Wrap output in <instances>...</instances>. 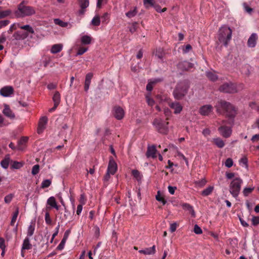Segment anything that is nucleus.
Masks as SVG:
<instances>
[{
	"mask_svg": "<svg viewBox=\"0 0 259 259\" xmlns=\"http://www.w3.org/2000/svg\"><path fill=\"white\" fill-rule=\"evenodd\" d=\"M217 112L230 118H234L237 114V109L230 102L225 100H219L215 106Z\"/></svg>",
	"mask_w": 259,
	"mask_h": 259,
	"instance_id": "nucleus-1",
	"label": "nucleus"
},
{
	"mask_svg": "<svg viewBox=\"0 0 259 259\" xmlns=\"http://www.w3.org/2000/svg\"><path fill=\"white\" fill-rule=\"evenodd\" d=\"M232 31L230 27L224 26L220 28L218 41L224 46L227 47L232 38Z\"/></svg>",
	"mask_w": 259,
	"mask_h": 259,
	"instance_id": "nucleus-2",
	"label": "nucleus"
},
{
	"mask_svg": "<svg viewBox=\"0 0 259 259\" xmlns=\"http://www.w3.org/2000/svg\"><path fill=\"white\" fill-rule=\"evenodd\" d=\"M189 85L187 81H183L178 83L174 90L173 95L177 100H181L187 94Z\"/></svg>",
	"mask_w": 259,
	"mask_h": 259,
	"instance_id": "nucleus-3",
	"label": "nucleus"
},
{
	"mask_svg": "<svg viewBox=\"0 0 259 259\" xmlns=\"http://www.w3.org/2000/svg\"><path fill=\"white\" fill-rule=\"evenodd\" d=\"M35 13V9L31 6L25 5V2H22L18 6L16 14L18 17H24L34 15Z\"/></svg>",
	"mask_w": 259,
	"mask_h": 259,
	"instance_id": "nucleus-4",
	"label": "nucleus"
},
{
	"mask_svg": "<svg viewBox=\"0 0 259 259\" xmlns=\"http://www.w3.org/2000/svg\"><path fill=\"white\" fill-rule=\"evenodd\" d=\"M242 183L243 180L238 177L234 179L230 183L229 192L234 198L238 197Z\"/></svg>",
	"mask_w": 259,
	"mask_h": 259,
	"instance_id": "nucleus-5",
	"label": "nucleus"
},
{
	"mask_svg": "<svg viewBox=\"0 0 259 259\" xmlns=\"http://www.w3.org/2000/svg\"><path fill=\"white\" fill-rule=\"evenodd\" d=\"M168 122H164L162 119L156 118L153 122V124L160 133L166 134L168 132Z\"/></svg>",
	"mask_w": 259,
	"mask_h": 259,
	"instance_id": "nucleus-6",
	"label": "nucleus"
},
{
	"mask_svg": "<svg viewBox=\"0 0 259 259\" xmlns=\"http://www.w3.org/2000/svg\"><path fill=\"white\" fill-rule=\"evenodd\" d=\"M219 90L222 92L230 94L237 92L236 84L231 82L225 83L221 85Z\"/></svg>",
	"mask_w": 259,
	"mask_h": 259,
	"instance_id": "nucleus-7",
	"label": "nucleus"
},
{
	"mask_svg": "<svg viewBox=\"0 0 259 259\" xmlns=\"http://www.w3.org/2000/svg\"><path fill=\"white\" fill-rule=\"evenodd\" d=\"M177 68L182 71H188L193 67V64L186 61L180 62L177 65Z\"/></svg>",
	"mask_w": 259,
	"mask_h": 259,
	"instance_id": "nucleus-8",
	"label": "nucleus"
},
{
	"mask_svg": "<svg viewBox=\"0 0 259 259\" xmlns=\"http://www.w3.org/2000/svg\"><path fill=\"white\" fill-rule=\"evenodd\" d=\"M113 114L117 119L120 120L123 118L124 115V111L121 107L115 106L113 110Z\"/></svg>",
	"mask_w": 259,
	"mask_h": 259,
	"instance_id": "nucleus-9",
	"label": "nucleus"
},
{
	"mask_svg": "<svg viewBox=\"0 0 259 259\" xmlns=\"http://www.w3.org/2000/svg\"><path fill=\"white\" fill-rule=\"evenodd\" d=\"M218 130L220 134L225 138L229 137L232 133L231 128L229 126L226 125L221 126L218 128Z\"/></svg>",
	"mask_w": 259,
	"mask_h": 259,
	"instance_id": "nucleus-10",
	"label": "nucleus"
},
{
	"mask_svg": "<svg viewBox=\"0 0 259 259\" xmlns=\"http://www.w3.org/2000/svg\"><path fill=\"white\" fill-rule=\"evenodd\" d=\"M48 122V118L46 116L42 117L40 118L37 127V133L40 134L45 129L46 124Z\"/></svg>",
	"mask_w": 259,
	"mask_h": 259,
	"instance_id": "nucleus-11",
	"label": "nucleus"
},
{
	"mask_svg": "<svg viewBox=\"0 0 259 259\" xmlns=\"http://www.w3.org/2000/svg\"><path fill=\"white\" fill-rule=\"evenodd\" d=\"M117 164L114 160L111 158L109 161L107 171L109 172L111 175H114L117 170Z\"/></svg>",
	"mask_w": 259,
	"mask_h": 259,
	"instance_id": "nucleus-12",
	"label": "nucleus"
},
{
	"mask_svg": "<svg viewBox=\"0 0 259 259\" xmlns=\"http://www.w3.org/2000/svg\"><path fill=\"white\" fill-rule=\"evenodd\" d=\"M213 107L210 105L202 106L199 110V113L204 116L208 115L212 111Z\"/></svg>",
	"mask_w": 259,
	"mask_h": 259,
	"instance_id": "nucleus-13",
	"label": "nucleus"
},
{
	"mask_svg": "<svg viewBox=\"0 0 259 259\" xmlns=\"http://www.w3.org/2000/svg\"><path fill=\"white\" fill-rule=\"evenodd\" d=\"M157 150L155 145H152L148 146L147 150L146 153V155L147 158H155L156 157V153Z\"/></svg>",
	"mask_w": 259,
	"mask_h": 259,
	"instance_id": "nucleus-14",
	"label": "nucleus"
},
{
	"mask_svg": "<svg viewBox=\"0 0 259 259\" xmlns=\"http://www.w3.org/2000/svg\"><path fill=\"white\" fill-rule=\"evenodd\" d=\"M14 90L12 87L6 86L0 90V94L4 97H8L13 93Z\"/></svg>",
	"mask_w": 259,
	"mask_h": 259,
	"instance_id": "nucleus-15",
	"label": "nucleus"
},
{
	"mask_svg": "<svg viewBox=\"0 0 259 259\" xmlns=\"http://www.w3.org/2000/svg\"><path fill=\"white\" fill-rule=\"evenodd\" d=\"M70 233V231L69 230H68L65 231L63 239H62L61 242L57 247V249L58 250H62V249H63L65 246V243L66 242L67 239H68Z\"/></svg>",
	"mask_w": 259,
	"mask_h": 259,
	"instance_id": "nucleus-16",
	"label": "nucleus"
},
{
	"mask_svg": "<svg viewBox=\"0 0 259 259\" xmlns=\"http://www.w3.org/2000/svg\"><path fill=\"white\" fill-rule=\"evenodd\" d=\"M168 105L171 108L175 110V114L180 113L182 110V106L179 102H169Z\"/></svg>",
	"mask_w": 259,
	"mask_h": 259,
	"instance_id": "nucleus-17",
	"label": "nucleus"
},
{
	"mask_svg": "<svg viewBox=\"0 0 259 259\" xmlns=\"http://www.w3.org/2000/svg\"><path fill=\"white\" fill-rule=\"evenodd\" d=\"M257 39V35L256 33L251 34L248 39L247 45L249 47L253 48L255 46L256 40Z\"/></svg>",
	"mask_w": 259,
	"mask_h": 259,
	"instance_id": "nucleus-18",
	"label": "nucleus"
},
{
	"mask_svg": "<svg viewBox=\"0 0 259 259\" xmlns=\"http://www.w3.org/2000/svg\"><path fill=\"white\" fill-rule=\"evenodd\" d=\"M3 113L5 116L11 119H13L15 117L14 113L7 105H5V108L3 111Z\"/></svg>",
	"mask_w": 259,
	"mask_h": 259,
	"instance_id": "nucleus-19",
	"label": "nucleus"
},
{
	"mask_svg": "<svg viewBox=\"0 0 259 259\" xmlns=\"http://www.w3.org/2000/svg\"><path fill=\"white\" fill-rule=\"evenodd\" d=\"M93 76V74L92 73H89L86 75L84 87V91L85 92H88L89 89L91 79Z\"/></svg>",
	"mask_w": 259,
	"mask_h": 259,
	"instance_id": "nucleus-20",
	"label": "nucleus"
},
{
	"mask_svg": "<svg viewBox=\"0 0 259 259\" xmlns=\"http://www.w3.org/2000/svg\"><path fill=\"white\" fill-rule=\"evenodd\" d=\"M28 36V34L22 33L19 31L15 32L11 38L10 39L14 40H20L26 38Z\"/></svg>",
	"mask_w": 259,
	"mask_h": 259,
	"instance_id": "nucleus-21",
	"label": "nucleus"
},
{
	"mask_svg": "<svg viewBox=\"0 0 259 259\" xmlns=\"http://www.w3.org/2000/svg\"><path fill=\"white\" fill-rule=\"evenodd\" d=\"M156 250H155V246L153 245L151 247L149 248H146L145 249L143 250H140L139 251V252L140 253H142L145 255H150V254H153L155 253Z\"/></svg>",
	"mask_w": 259,
	"mask_h": 259,
	"instance_id": "nucleus-22",
	"label": "nucleus"
},
{
	"mask_svg": "<svg viewBox=\"0 0 259 259\" xmlns=\"http://www.w3.org/2000/svg\"><path fill=\"white\" fill-rule=\"evenodd\" d=\"M28 140L27 137H22L18 141V149L23 150Z\"/></svg>",
	"mask_w": 259,
	"mask_h": 259,
	"instance_id": "nucleus-23",
	"label": "nucleus"
},
{
	"mask_svg": "<svg viewBox=\"0 0 259 259\" xmlns=\"http://www.w3.org/2000/svg\"><path fill=\"white\" fill-rule=\"evenodd\" d=\"M30 240V238L28 237L24 239L22 246V250H29L32 248Z\"/></svg>",
	"mask_w": 259,
	"mask_h": 259,
	"instance_id": "nucleus-24",
	"label": "nucleus"
},
{
	"mask_svg": "<svg viewBox=\"0 0 259 259\" xmlns=\"http://www.w3.org/2000/svg\"><path fill=\"white\" fill-rule=\"evenodd\" d=\"M182 207L184 209L189 211L193 217H195L194 210L191 205L188 203H185L182 204Z\"/></svg>",
	"mask_w": 259,
	"mask_h": 259,
	"instance_id": "nucleus-25",
	"label": "nucleus"
},
{
	"mask_svg": "<svg viewBox=\"0 0 259 259\" xmlns=\"http://www.w3.org/2000/svg\"><path fill=\"white\" fill-rule=\"evenodd\" d=\"M63 46L61 44L54 45L51 48V52L52 54H56L61 51Z\"/></svg>",
	"mask_w": 259,
	"mask_h": 259,
	"instance_id": "nucleus-26",
	"label": "nucleus"
},
{
	"mask_svg": "<svg viewBox=\"0 0 259 259\" xmlns=\"http://www.w3.org/2000/svg\"><path fill=\"white\" fill-rule=\"evenodd\" d=\"M153 53L160 59H162L164 55V50L161 48L156 49Z\"/></svg>",
	"mask_w": 259,
	"mask_h": 259,
	"instance_id": "nucleus-27",
	"label": "nucleus"
},
{
	"mask_svg": "<svg viewBox=\"0 0 259 259\" xmlns=\"http://www.w3.org/2000/svg\"><path fill=\"white\" fill-rule=\"evenodd\" d=\"M10 158L9 155L6 156L5 158L1 161V166L5 169H7L9 165Z\"/></svg>",
	"mask_w": 259,
	"mask_h": 259,
	"instance_id": "nucleus-28",
	"label": "nucleus"
},
{
	"mask_svg": "<svg viewBox=\"0 0 259 259\" xmlns=\"http://www.w3.org/2000/svg\"><path fill=\"white\" fill-rule=\"evenodd\" d=\"M213 190V186H209L206 189H204L201 192V194L203 196H207L209 195L212 192Z\"/></svg>",
	"mask_w": 259,
	"mask_h": 259,
	"instance_id": "nucleus-29",
	"label": "nucleus"
},
{
	"mask_svg": "<svg viewBox=\"0 0 259 259\" xmlns=\"http://www.w3.org/2000/svg\"><path fill=\"white\" fill-rule=\"evenodd\" d=\"M60 94L58 91H56L54 93V95L53 97V101L54 102V104L56 105H59L60 102Z\"/></svg>",
	"mask_w": 259,
	"mask_h": 259,
	"instance_id": "nucleus-30",
	"label": "nucleus"
},
{
	"mask_svg": "<svg viewBox=\"0 0 259 259\" xmlns=\"http://www.w3.org/2000/svg\"><path fill=\"white\" fill-rule=\"evenodd\" d=\"M34 230L35 224L31 223L28 227L27 232V237L29 238L30 237L32 236L34 233Z\"/></svg>",
	"mask_w": 259,
	"mask_h": 259,
	"instance_id": "nucleus-31",
	"label": "nucleus"
},
{
	"mask_svg": "<svg viewBox=\"0 0 259 259\" xmlns=\"http://www.w3.org/2000/svg\"><path fill=\"white\" fill-rule=\"evenodd\" d=\"M19 28L24 29L27 31V34H28V33L33 34L34 33V30L32 28V27H31L29 25H26L22 26L20 25V26H19Z\"/></svg>",
	"mask_w": 259,
	"mask_h": 259,
	"instance_id": "nucleus-32",
	"label": "nucleus"
},
{
	"mask_svg": "<svg viewBox=\"0 0 259 259\" xmlns=\"http://www.w3.org/2000/svg\"><path fill=\"white\" fill-rule=\"evenodd\" d=\"M91 40L92 37L89 35H83L81 37V42L83 45H89Z\"/></svg>",
	"mask_w": 259,
	"mask_h": 259,
	"instance_id": "nucleus-33",
	"label": "nucleus"
},
{
	"mask_svg": "<svg viewBox=\"0 0 259 259\" xmlns=\"http://www.w3.org/2000/svg\"><path fill=\"white\" fill-rule=\"evenodd\" d=\"M19 208L17 207L16 208L15 211L13 213L12 218L11 221L10 222V225L11 226L14 225V224L16 221L17 218L18 217V215L19 214Z\"/></svg>",
	"mask_w": 259,
	"mask_h": 259,
	"instance_id": "nucleus-34",
	"label": "nucleus"
},
{
	"mask_svg": "<svg viewBox=\"0 0 259 259\" xmlns=\"http://www.w3.org/2000/svg\"><path fill=\"white\" fill-rule=\"evenodd\" d=\"M206 181L204 179L196 181L194 182L195 186L197 188H202L206 184Z\"/></svg>",
	"mask_w": 259,
	"mask_h": 259,
	"instance_id": "nucleus-35",
	"label": "nucleus"
},
{
	"mask_svg": "<svg viewBox=\"0 0 259 259\" xmlns=\"http://www.w3.org/2000/svg\"><path fill=\"white\" fill-rule=\"evenodd\" d=\"M206 76L212 81H215L218 79V76L215 73L212 71L206 72Z\"/></svg>",
	"mask_w": 259,
	"mask_h": 259,
	"instance_id": "nucleus-36",
	"label": "nucleus"
},
{
	"mask_svg": "<svg viewBox=\"0 0 259 259\" xmlns=\"http://www.w3.org/2000/svg\"><path fill=\"white\" fill-rule=\"evenodd\" d=\"M143 3L147 9H148L149 7H153L155 5L154 0H143Z\"/></svg>",
	"mask_w": 259,
	"mask_h": 259,
	"instance_id": "nucleus-37",
	"label": "nucleus"
},
{
	"mask_svg": "<svg viewBox=\"0 0 259 259\" xmlns=\"http://www.w3.org/2000/svg\"><path fill=\"white\" fill-rule=\"evenodd\" d=\"M214 143L220 148H223L225 146L224 141L220 138H216L213 139Z\"/></svg>",
	"mask_w": 259,
	"mask_h": 259,
	"instance_id": "nucleus-38",
	"label": "nucleus"
},
{
	"mask_svg": "<svg viewBox=\"0 0 259 259\" xmlns=\"http://www.w3.org/2000/svg\"><path fill=\"white\" fill-rule=\"evenodd\" d=\"M101 23L100 18L99 16H95L92 20L91 24L93 26H98Z\"/></svg>",
	"mask_w": 259,
	"mask_h": 259,
	"instance_id": "nucleus-39",
	"label": "nucleus"
},
{
	"mask_svg": "<svg viewBox=\"0 0 259 259\" xmlns=\"http://www.w3.org/2000/svg\"><path fill=\"white\" fill-rule=\"evenodd\" d=\"M156 199L159 202H161L163 205H165L166 203V200L161 195L160 191H158L157 194L156 195Z\"/></svg>",
	"mask_w": 259,
	"mask_h": 259,
	"instance_id": "nucleus-40",
	"label": "nucleus"
},
{
	"mask_svg": "<svg viewBox=\"0 0 259 259\" xmlns=\"http://www.w3.org/2000/svg\"><path fill=\"white\" fill-rule=\"evenodd\" d=\"M47 204L49 205L51 207H53L54 206H56V204L57 203L56 199L54 197H50L47 200Z\"/></svg>",
	"mask_w": 259,
	"mask_h": 259,
	"instance_id": "nucleus-41",
	"label": "nucleus"
},
{
	"mask_svg": "<svg viewBox=\"0 0 259 259\" xmlns=\"http://www.w3.org/2000/svg\"><path fill=\"white\" fill-rule=\"evenodd\" d=\"M79 4L81 8L86 9L89 5V0H79Z\"/></svg>",
	"mask_w": 259,
	"mask_h": 259,
	"instance_id": "nucleus-42",
	"label": "nucleus"
},
{
	"mask_svg": "<svg viewBox=\"0 0 259 259\" xmlns=\"http://www.w3.org/2000/svg\"><path fill=\"white\" fill-rule=\"evenodd\" d=\"M11 14V11L7 10L5 11H2L1 8L0 9V19L5 18L7 16H9Z\"/></svg>",
	"mask_w": 259,
	"mask_h": 259,
	"instance_id": "nucleus-43",
	"label": "nucleus"
},
{
	"mask_svg": "<svg viewBox=\"0 0 259 259\" xmlns=\"http://www.w3.org/2000/svg\"><path fill=\"white\" fill-rule=\"evenodd\" d=\"M51 183L52 181L50 180H45L42 182L41 188L43 189L48 188L51 185Z\"/></svg>",
	"mask_w": 259,
	"mask_h": 259,
	"instance_id": "nucleus-44",
	"label": "nucleus"
},
{
	"mask_svg": "<svg viewBox=\"0 0 259 259\" xmlns=\"http://www.w3.org/2000/svg\"><path fill=\"white\" fill-rule=\"evenodd\" d=\"M137 13V8H135L134 10H131L130 11L127 12L125 14V15L127 17L131 18L134 17L135 16H136Z\"/></svg>",
	"mask_w": 259,
	"mask_h": 259,
	"instance_id": "nucleus-45",
	"label": "nucleus"
},
{
	"mask_svg": "<svg viewBox=\"0 0 259 259\" xmlns=\"http://www.w3.org/2000/svg\"><path fill=\"white\" fill-rule=\"evenodd\" d=\"M132 173L133 176L137 179V181H140L141 179V176L138 170H133Z\"/></svg>",
	"mask_w": 259,
	"mask_h": 259,
	"instance_id": "nucleus-46",
	"label": "nucleus"
},
{
	"mask_svg": "<svg viewBox=\"0 0 259 259\" xmlns=\"http://www.w3.org/2000/svg\"><path fill=\"white\" fill-rule=\"evenodd\" d=\"M252 225L256 226L259 225V216H252L251 219Z\"/></svg>",
	"mask_w": 259,
	"mask_h": 259,
	"instance_id": "nucleus-47",
	"label": "nucleus"
},
{
	"mask_svg": "<svg viewBox=\"0 0 259 259\" xmlns=\"http://www.w3.org/2000/svg\"><path fill=\"white\" fill-rule=\"evenodd\" d=\"M109 14L108 13H105L101 17V20L103 23L107 24L109 21Z\"/></svg>",
	"mask_w": 259,
	"mask_h": 259,
	"instance_id": "nucleus-48",
	"label": "nucleus"
},
{
	"mask_svg": "<svg viewBox=\"0 0 259 259\" xmlns=\"http://www.w3.org/2000/svg\"><path fill=\"white\" fill-rule=\"evenodd\" d=\"M45 222L47 224L51 225L52 224V219L50 218V213L49 212H46L45 214Z\"/></svg>",
	"mask_w": 259,
	"mask_h": 259,
	"instance_id": "nucleus-49",
	"label": "nucleus"
},
{
	"mask_svg": "<svg viewBox=\"0 0 259 259\" xmlns=\"http://www.w3.org/2000/svg\"><path fill=\"white\" fill-rule=\"evenodd\" d=\"M39 165L38 164L34 165L32 168L31 173L33 175H36L39 172Z\"/></svg>",
	"mask_w": 259,
	"mask_h": 259,
	"instance_id": "nucleus-50",
	"label": "nucleus"
},
{
	"mask_svg": "<svg viewBox=\"0 0 259 259\" xmlns=\"http://www.w3.org/2000/svg\"><path fill=\"white\" fill-rule=\"evenodd\" d=\"M22 166L23 164L21 162L18 161H14L12 165V168L15 169H19L21 167H22Z\"/></svg>",
	"mask_w": 259,
	"mask_h": 259,
	"instance_id": "nucleus-51",
	"label": "nucleus"
},
{
	"mask_svg": "<svg viewBox=\"0 0 259 259\" xmlns=\"http://www.w3.org/2000/svg\"><path fill=\"white\" fill-rule=\"evenodd\" d=\"M13 197H14V195L12 194H10L6 196L4 198L5 202L7 204L10 203L11 202Z\"/></svg>",
	"mask_w": 259,
	"mask_h": 259,
	"instance_id": "nucleus-52",
	"label": "nucleus"
},
{
	"mask_svg": "<svg viewBox=\"0 0 259 259\" xmlns=\"http://www.w3.org/2000/svg\"><path fill=\"white\" fill-rule=\"evenodd\" d=\"M253 188H245L243 191V195L245 196H247L253 190Z\"/></svg>",
	"mask_w": 259,
	"mask_h": 259,
	"instance_id": "nucleus-53",
	"label": "nucleus"
},
{
	"mask_svg": "<svg viewBox=\"0 0 259 259\" xmlns=\"http://www.w3.org/2000/svg\"><path fill=\"white\" fill-rule=\"evenodd\" d=\"M233 160L231 158H229L225 161V166L227 167H231L233 165Z\"/></svg>",
	"mask_w": 259,
	"mask_h": 259,
	"instance_id": "nucleus-54",
	"label": "nucleus"
},
{
	"mask_svg": "<svg viewBox=\"0 0 259 259\" xmlns=\"http://www.w3.org/2000/svg\"><path fill=\"white\" fill-rule=\"evenodd\" d=\"M194 232L196 234H201L202 233L201 229L197 225L194 226Z\"/></svg>",
	"mask_w": 259,
	"mask_h": 259,
	"instance_id": "nucleus-55",
	"label": "nucleus"
},
{
	"mask_svg": "<svg viewBox=\"0 0 259 259\" xmlns=\"http://www.w3.org/2000/svg\"><path fill=\"white\" fill-rule=\"evenodd\" d=\"M10 23V21L8 20H5L0 21V29L6 26Z\"/></svg>",
	"mask_w": 259,
	"mask_h": 259,
	"instance_id": "nucleus-56",
	"label": "nucleus"
},
{
	"mask_svg": "<svg viewBox=\"0 0 259 259\" xmlns=\"http://www.w3.org/2000/svg\"><path fill=\"white\" fill-rule=\"evenodd\" d=\"M88 50L87 48H83V47H80L78 49L77 55H81L83 54H84L85 52H86Z\"/></svg>",
	"mask_w": 259,
	"mask_h": 259,
	"instance_id": "nucleus-57",
	"label": "nucleus"
},
{
	"mask_svg": "<svg viewBox=\"0 0 259 259\" xmlns=\"http://www.w3.org/2000/svg\"><path fill=\"white\" fill-rule=\"evenodd\" d=\"M154 83H155L154 81L148 82L146 86V90L149 92H151L153 89V84Z\"/></svg>",
	"mask_w": 259,
	"mask_h": 259,
	"instance_id": "nucleus-58",
	"label": "nucleus"
},
{
	"mask_svg": "<svg viewBox=\"0 0 259 259\" xmlns=\"http://www.w3.org/2000/svg\"><path fill=\"white\" fill-rule=\"evenodd\" d=\"M5 240L3 238L0 237V248L1 249H6Z\"/></svg>",
	"mask_w": 259,
	"mask_h": 259,
	"instance_id": "nucleus-59",
	"label": "nucleus"
},
{
	"mask_svg": "<svg viewBox=\"0 0 259 259\" xmlns=\"http://www.w3.org/2000/svg\"><path fill=\"white\" fill-rule=\"evenodd\" d=\"M6 40V33H3L0 36V44H3Z\"/></svg>",
	"mask_w": 259,
	"mask_h": 259,
	"instance_id": "nucleus-60",
	"label": "nucleus"
},
{
	"mask_svg": "<svg viewBox=\"0 0 259 259\" xmlns=\"http://www.w3.org/2000/svg\"><path fill=\"white\" fill-rule=\"evenodd\" d=\"M176 189H177V188L176 187H172V186H169L168 187V192L170 194H174Z\"/></svg>",
	"mask_w": 259,
	"mask_h": 259,
	"instance_id": "nucleus-61",
	"label": "nucleus"
},
{
	"mask_svg": "<svg viewBox=\"0 0 259 259\" xmlns=\"http://www.w3.org/2000/svg\"><path fill=\"white\" fill-rule=\"evenodd\" d=\"M240 162L243 165L245 166L246 167L247 166V159L246 157H243L240 160Z\"/></svg>",
	"mask_w": 259,
	"mask_h": 259,
	"instance_id": "nucleus-62",
	"label": "nucleus"
},
{
	"mask_svg": "<svg viewBox=\"0 0 259 259\" xmlns=\"http://www.w3.org/2000/svg\"><path fill=\"white\" fill-rule=\"evenodd\" d=\"M177 225L176 223L171 224L170 226V231L171 232H174L177 229Z\"/></svg>",
	"mask_w": 259,
	"mask_h": 259,
	"instance_id": "nucleus-63",
	"label": "nucleus"
},
{
	"mask_svg": "<svg viewBox=\"0 0 259 259\" xmlns=\"http://www.w3.org/2000/svg\"><path fill=\"white\" fill-rule=\"evenodd\" d=\"M192 49V47L190 45H187L185 48L183 49V51L184 53H188Z\"/></svg>",
	"mask_w": 259,
	"mask_h": 259,
	"instance_id": "nucleus-64",
	"label": "nucleus"
}]
</instances>
